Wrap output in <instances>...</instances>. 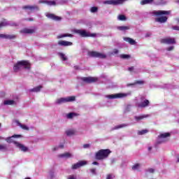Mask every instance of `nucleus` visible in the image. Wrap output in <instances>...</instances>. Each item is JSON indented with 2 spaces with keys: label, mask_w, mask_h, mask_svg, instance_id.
<instances>
[{
  "label": "nucleus",
  "mask_w": 179,
  "mask_h": 179,
  "mask_svg": "<svg viewBox=\"0 0 179 179\" xmlns=\"http://www.w3.org/2000/svg\"><path fill=\"white\" fill-rule=\"evenodd\" d=\"M20 136V135H14V136H12L11 137L7 138L6 141L8 143H14V145H15V146L18 148L20 150H22V152H27V150H29V148L13 140V138H19Z\"/></svg>",
  "instance_id": "obj_1"
},
{
  "label": "nucleus",
  "mask_w": 179,
  "mask_h": 179,
  "mask_svg": "<svg viewBox=\"0 0 179 179\" xmlns=\"http://www.w3.org/2000/svg\"><path fill=\"white\" fill-rule=\"evenodd\" d=\"M22 69H30V63L26 60L19 61L13 66L14 72H19Z\"/></svg>",
  "instance_id": "obj_2"
},
{
  "label": "nucleus",
  "mask_w": 179,
  "mask_h": 179,
  "mask_svg": "<svg viewBox=\"0 0 179 179\" xmlns=\"http://www.w3.org/2000/svg\"><path fill=\"white\" fill-rule=\"evenodd\" d=\"M110 153H111V151L109 149H101L99 150L98 152L95 154V159L96 160H104L110 156Z\"/></svg>",
  "instance_id": "obj_3"
},
{
  "label": "nucleus",
  "mask_w": 179,
  "mask_h": 179,
  "mask_svg": "<svg viewBox=\"0 0 179 179\" xmlns=\"http://www.w3.org/2000/svg\"><path fill=\"white\" fill-rule=\"evenodd\" d=\"M132 94V92L131 91H129L127 93H118L115 94H110V95H106L105 97L106 99H125V97H128Z\"/></svg>",
  "instance_id": "obj_4"
},
{
  "label": "nucleus",
  "mask_w": 179,
  "mask_h": 179,
  "mask_svg": "<svg viewBox=\"0 0 179 179\" xmlns=\"http://www.w3.org/2000/svg\"><path fill=\"white\" fill-rule=\"evenodd\" d=\"M155 3V5H165L166 3L164 0H142L141 5H148L149 3Z\"/></svg>",
  "instance_id": "obj_5"
},
{
  "label": "nucleus",
  "mask_w": 179,
  "mask_h": 179,
  "mask_svg": "<svg viewBox=\"0 0 179 179\" xmlns=\"http://www.w3.org/2000/svg\"><path fill=\"white\" fill-rule=\"evenodd\" d=\"M71 101H75V96H67L65 98H59L57 99L55 104H64V103H69Z\"/></svg>",
  "instance_id": "obj_6"
},
{
  "label": "nucleus",
  "mask_w": 179,
  "mask_h": 179,
  "mask_svg": "<svg viewBox=\"0 0 179 179\" xmlns=\"http://www.w3.org/2000/svg\"><path fill=\"white\" fill-rule=\"evenodd\" d=\"M88 55L89 57H92L93 58H101V59L107 58V55H106L105 54L98 52L96 51L88 52Z\"/></svg>",
  "instance_id": "obj_7"
},
{
  "label": "nucleus",
  "mask_w": 179,
  "mask_h": 179,
  "mask_svg": "<svg viewBox=\"0 0 179 179\" xmlns=\"http://www.w3.org/2000/svg\"><path fill=\"white\" fill-rule=\"evenodd\" d=\"M74 33H76L77 34H80L81 37H94V34H90V32H87L85 30L82 29H74Z\"/></svg>",
  "instance_id": "obj_8"
},
{
  "label": "nucleus",
  "mask_w": 179,
  "mask_h": 179,
  "mask_svg": "<svg viewBox=\"0 0 179 179\" xmlns=\"http://www.w3.org/2000/svg\"><path fill=\"white\" fill-rule=\"evenodd\" d=\"M169 136H170V133L161 134L159 136H158L157 143H163V142H166V138H169Z\"/></svg>",
  "instance_id": "obj_9"
},
{
  "label": "nucleus",
  "mask_w": 179,
  "mask_h": 179,
  "mask_svg": "<svg viewBox=\"0 0 179 179\" xmlns=\"http://www.w3.org/2000/svg\"><path fill=\"white\" fill-rule=\"evenodd\" d=\"M86 164H87L86 161H80L76 164H74L71 169L72 170H78V169H80V167H83V166H86Z\"/></svg>",
  "instance_id": "obj_10"
},
{
  "label": "nucleus",
  "mask_w": 179,
  "mask_h": 179,
  "mask_svg": "<svg viewBox=\"0 0 179 179\" xmlns=\"http://www.w3.org/2000/svg\"><path fill=\"white\" fill-rule=\"evenodd\" d=\"M122 0H107V1H104L103 2V3L104 5H121V2Z\"/></svg>",
  "instance_id": "obj_11"
},
{
  "label": "nucleus",
  "mask_w": 179,
  "mask_h": 179,
  "mask_svg": "<svg viewBox=\"0 0 179 179\" xmlns=\"http://www.w3.org/2000/svg\"><path fill=\"white\" fill-rule=\"evenodd\" d=\"M81 80L86 83H94V82H97L98 78L96 77H84L81 78Z\"/></svg>",
  "instance_id": "obj_12"
},
{
  "label": "nucleus",
  "mask_w": 179,
  "mask_h": 179,
  "mask_svg": "<svg viewBox=\"0 0 179 179\" xmlns=\"http://www.w3.org/2000/svg\"><path fill=\"white\" fill-rule=\"evenodd\" d=\"M162 44H176V39L174 38H165L161 39Z\"/></svg>",
  "instance_id": "obj_13"
},
{
  "label": "nucleus",
  "mask_w": 179,
  "mask_h": 179,
  "mask_svg": "<svg viewBox=\"0 0 179 179\" xmlns=\"http://www.w3.org/2000/svg\"><path fill=\"white\" fill-rule=\"evenodd\" d=\"M136 106L140 108H145V107H148V106H149V100L145 99L143 101V97H141V102L136 103Z\"/></svg>",
  "instance_id": "obj_14"
},
{
  "label": "nucleus",
  "mask_w": 179,
  "mask_h": 179,
  "mask_svg": "<svg viewBox=\"0 0 179 179\" xmlns=\"http://www.w3.org/2000/svg\"><path fill=\"white\" fill-rule=\"evenodd\" d=\"M171 13V10H154L152 11V15L155 16H161L162 15H170Z\"/></svg>",
  "instance_id": "obj_15"
},
{
  "label": "nucleus",
  "mask_w": 179,
  "mask_h": 179,
  "mask_svg": "<svg viewBox=\"0 0 179 179\" xmlns=\"http://www.w3.org/2000/svg\"><path fill=\"white\" fill-rule=\"evenodd\" d=\"M38 3H45L48 6H55L57 3L55 1L39 0Z\"/></svg>",
  "instance_id": "obj_16"
},
{
  "label": "nucleus",
  "mask_w": 179,
  "mask_h": 179,
  "mask_svg": "<svg viewBox=\"0 0 179 179\" xmlns=\"http://www.w3.org/2000/svg\"><path fill=\"white\" fill-rule=\"evenodd\" d=\"M0 38H4L6 40H13L16 38V36L10 34H0Z\"/></svg>",
  "instance_id": "obj_17"
},
{
  "label": "nucleus",
  "mask_w": 179,
  "mask_h": 179,
  "mask_svg": "<svg viewBox=\"0 0 179 179\" xmlns=\"http://www.w3.org/2000/svg\"><path fill=\"white\" fill-rule=\"evenodd\" d=\"M45 16L48 17V19H52V20H61V17H58L52 13H47Z\"/></svg>",
  "instance_id": "obj_18"
},
{
  "label": "nucleus",
  "mask_w": 179,
  "mask_h": 179,
  "mask_svg": "<svg viewBox=\"0 0 179 179\" xmlns=\"http://www.w3.org/2000/svg\"><path fill=\"white\" fill-rule=\"evenodd\" d=\"M21 34H33L34 29L25 28L20 31Z\"/></svg>",
  "instance_id": "obj_19"
},
{
  "label": "nucleus",
  "mask_w": 179,
  "mask_h": 179,
  "mask_svg": "<svg viewBox=\"0 0 179 179\" xmlns=\"http://www.w3.org/2000/svg\"><path fill=\"white\" fill-rule=\"evenodd\" d=\"M23 9H27L28 10H30L31 12H33V10H38V6H25L22 7Z\"/></svg>",
  "instance_id": "obj_20"
},
{
  "label": "nucleus",
  "mask_w": 179,
  "mask_h": 179,
  "mask_svg": "<svg viewBox=\"0 0 179 179\" xmlns=\"http://www.w3.org/2000/svg\"><path fill=\"white\" fill-rule=\"evenodd\" d=\"M59 45H62L63 47H68L69 45H72V42L66 41H60L57 43Z\"/></svg>",
  "instance_id": "obj_21"
},
{
  "label": "nucleus",
  "mask_w": 179,
  "mask_h": 179,
  "mask_svg": "<svg viewBox=\"0 0 179 179\" xmlns=\"http://www.w3.org/2000/svg\"><path fill=\"white\" fill-rule=\"evenodd\" d=\"M148 117H150L149 115H141L138 116H134V120L137 121V122H139V121H141V120H143L144 118H148Z\"/></svg>",
  "instance_id": "obj_22"
},
{
  "label": "nucleus",
  "mask_w": 179,
  "mask_h": 179,
  "mask_svg": "<svg viewBox=\"0 0 179 179\" xmlns=\"http://www.w3.org/2000/svg\"><path fill=\"white\" fill-rule=\"evenodd\" d=\"M129 124H117L112 129V131H114L115 129H121V128H126V127H129Z\"/></svg>",
  "instance_id": "obj_23"
},
{
  "label": "nucleus",
  "mask_w": 179,
  "mask_h": 179,
  "mask_svg": "<svg viewBox=\"0 0 179 179\" xmlns=\"http://www.w3.org/2000/svg\"><path fill=\"white\" fill-rule=\"evenodd\" d=\"M155 22L158 23H166L167 22V17L162 16L155 19Z\"/></svg>",
  "instance_id": "obj_24"
},
{
  "label": "nucleus",
  "mask_w": 179,
  "mask_h": 179,
  "mask_svg": "<svg viewBox=\"0 0 179 179\" xmlns=\"http://www.w3.org/2000/svg\"><path fill=\"white\" fill-rule=\"evenodd\" d=\"M15 124H17L18 127H20L22 129H24L25 131H29V127L26 126V124H22V123H20V122H19V120H15Z\"/></svg>",
  "instance_id": "obj_25"
},
{
  "label": "nucleus",
  "mask_w": 179,
  "mask_h": 179,
  "mask_svg": "<svg viewBox=\"0 0 179 179\" xmlns=\"http://www.w3.org/2000/svg\"><path fill=\"white\" fill-rule=\"evenodd\" d=\"M79 115L76 113H67L66 115V117L67 118V120H72V118H74V117H78Z\"/></svg>",
  "instance_id": "obj_26"
},
{
  "label": "nucleus",
  "mask_w": 179,
  "mask_h": 179,
  "mask_svg": "<svg viewBox=\"0 0 179 179\" xmlns=\"http://www.w3.org/2000/svg\"><path fill=\"white\" fill-rule=\"evenodd\" d=\"M59 157H62L64 159H70L71 157H73V155L69 152H65L64 154H61L59 155Z\"/></svg>",
  "instance_id": "obj_27"
},
{
  "label": "nucleus",
  "mask_w": 179,
  "mask_h": 179,
  "mask_svg": "<svg viewBox=\"0 0 179 179\" xmlns=\"http://www.w3.org/2000/svg\"><path fill=\"white\" fill-rule=\"evenodd\" d=\"M123 40L124 41H127V43H130L131 45H135L136 44V42L135 41V40H134L131 38L124 37V38H123Z\"/></svg>",
  "instance_id": "obj_28"
},
{
  "label": "nucleus",
  "mask_w": 179,
  "mask_h": 179,
  "mask_svg": "<svg viewBox=\"0 0 179 179\" xmlns=\"http://www.w3.org/2000/svg\"><path fill=\"white\" fill-rule=\"evenodd\" d=\"M4 106H13L16 104V101L13 100H6L3 101Z\"/></svg>",
  "instance_id": "obj_29"
},
{
  "label": "nucleus",
  "mask_w": 179,
  "mask_h": 179,
  "mask_svg": "<svg viewBox=\"0 0 179 179\" xmlns=\"http://www.w3.org/2000/svg\"><path fill=\"white\" fill-rule=\"evenodd\" d=\"M76 134V131L74 129H69L66 131V134L67 136H72V135H75Z\"/></svg>",
  "instance_id": "obj_30"
},
{
  "label": "nucleus",
  "mask_w": 179,
  "mask_h": 179,
  "mask_svg": "<svg viewBox=\"0 0 179 179\" xmlns=\"http://www.w3.org/2000/svg\"><path fill=\"white\" fill-rule=\"evenodd\" d=\"M41 89H43V86L39 85V86L36 87L33 89H31L29 90V92H35L36 93H38V92H40L41 90Z\"/></svg>",
  "instance_id": "obj_31"
},
{
  "label": "nucleus",
  "mask_w": 179,
  "mask_h": 179,
  "mask_svg": "<svg viewBox=\"0 0 179 179\" xmlns=\"http://www.w3.org/2000/svg\"><path fill=\"white\" fill-rule=\"evenodd\" d=\"M64 37H73V35L71 34H63L59 35L57 36V38H64Z\"/></svg>",
  "instance_id": "obj_32"
},
{
  "label": "nucleus",
  "mask_w": 179,
  "mask_h": 179,
  "mask_svg": "<svg viewBox=\"0 0 179 179\" xmlns=\"http://www.w3.org/2000/svg\"><path fill=\"white\" fill-rule=\"evenodd\" d=\"M117 30H120L121 31H125L127 30H129V27H125V26L117 27Z\"/></svg>",
  "instance_id": "obj_33"
},
{
  "label": "nucleus",
  "mask_w": 179,
  "mask_h": 179,
  "mask_svg": "<svg viewBox=\"0 0 179 179\" xmlns=\"http://www.w3.org/2000/svg\"><path fill=\"white\" fill-rule=\"evenodd\" d=\"M59 57L61 58L62 61H66L68 59V57H66V55L64 53H58Z\"/></svg>",
  "instance_id": "obj_34"
},
{
  "label": "nucleus",
  "mask_w": 179,
  "mask_h": 179,
  "mask_svg": "<svg viewBox=\"0 0 179 179\" xmlns=\"http://www.w3.org/2000/svg\"><path fill=\"white\" fill-rule=\"evenodd\" d=\"M58 149H64V144H60L59 146H55L52 148L53 152H56Z\"/></svg>",
  "instance_id": "obj_35"
},
{
  "label": "nucleus",
  "mask_w": 179,
  "mask_h": 179,
  "mask_svg": "<svg viewBox=\"0 0 179 179\" xmlns=\"http://www.w3.org/2000/svg\"><path fill=\"white\" fill-rule=\"evenodd\" d=\"M117 19L118 20H122V21L127 20V17L124 15H118Z\"/></svg>",
  "instance_id": "obj_36"
},
{
  "label": "nucleus",
  "mask_w": 179,
  "mask_h": 179,
  "mask_svg": "<svg viewBox=\"0 0 179 179\" xmlns=\"http://www.w3.org/2000/svg\"><path fill=\"white\" fill-rule=\"evenodd\" d=\"M141 169L140 164H136L132 166V170H139Z\"/></svg>",
  "instance_id": "obj_37"
},
{
  "label": "nucleus",
  "mask_w": 179,
  "mask_h": 179,
  "mask_svg": "<svg viewBox=\"0 0 179 179\" xmlns=\"http://www.w3.org/2000/svg\"><path fill=\"white\" fill-rule=\"evenodd\" d=\"M9 23L8 22H2L0 23V29H2V27H5L6 26H8Z\"/></svg>",
  "instance_id": "obj_38"
},
{
  "label": "nucleus",
  "mask_w": 179,
  "mask_h": 179,
  "mask_svg": "<svg viewBox=\"0 0 179 179\" xmlns=\"http://www.w3.org/2000/svg\"><path fill=\"white\" fill-rule=\"evenodd\" d=\"M120 58L128 59V58H131V56L129 55H120Z\"/></svg>",
  "instance_id": "obj_39"
},
{
  "label": "nucleus",
  "mask_w": 179,
  "mask_h": 179,
  "mask_svg": "<svg viewBox=\"0 0 179 179\" xmlns=\"http://www.w3.org/2000/svg\"><path fill=\"white\" fill-rule=\"evenodd\" d=\"M97 10H99V8L97 7H92L90 9V12L92 13H96V12H97Z\"/></svg>",
  "instance_id": "obj_40"
},
{
  "label": "nucleus",
  "mask_w": 179,
  "mask_h": 179,
  "mask_svg": "<svg viewBox=\"0 0 179 179\" xmlns=\"http://www.w3.org/2000/svg\"><path fill=\"white\" fill-rule=\"evenodd\" d=\"M138 134V135H145V134H148V129H143V130L139 131Z\"/></svg>",
  "instance_id": "obj_41"
},
{
  "label": "nucleus",
  "mask_w": 179,
  "mask_h": 179,
  "mask_svg": "<svg viewBox=\"0 0 179 179\" xmlns=\"http://www.w3.org/2000/svg\"><path fill=\"white\" fill-rule=\"evenodd\" d=\"M0 150H8V148L6 147V145H0Z\"/></svg>",
  "instance_id": "obj_42"
},
{
  "label": "nucleus",
  "mask_w": 179,
  "mask_h": 179,
  "mask_svg": "<svg viewBox=\"0 0 179 179\" xmlns=\"http://www.w3.org/2000/svg\"><path fill=\"white\" fill-rule=\"evenodd\" d=\"M83 148L84 149H89V148H90V144H84V145H83Z\"/></svg>",
  "instance_id": "obj_43"
},
{
  "label": "nucleus",
  "mask_w": 179,
  "mask_h": 179,
  "mask_svg": "<svg viewBox=\"0 0 179 179\" xmlns=\"http://www.w3.org/2000/svg\"><path fill=\"white\" fill-rule=\"evenodd\" d=\"M114 176L113 174H109L107 176L106 179H113Z\"/></svg>",
  "instance_id": "obj_44"
},
{
  "label": "nucleus",
  "mask_w": 179,
  "mask_h": 179,
  "mask_svg": "<svg viewBox=\"0 0 179 179\" xmlns=\"http://www.w3.org/2000/svg\"><path fill=\"white\" fill-rule=\"evenodd\" d=\"M130 108H131V105L127 106L124 110V113H128V111H129Z\"/></svg>",
  "instance_id": "obj_45"
},
{
  "label": "nucleus",
  "mask_w": 179,
  "mask_h": 179,
  "mask_svg": "<svg viewBox=\"0 0 179 179\" xmlns=\"http://www.w3.org/2000/svg\"><path fill=\"white\" fill-rule=\"evenodd\" d=\"M90 171H91L92 174H93L94 176H96V174H97L96 173V169H91Z\"/></svg>",
  "instance_id": "obj_46"
},
{
  "label": "nucleus",
  "mask_w": 179,
  "mask_h": 179,
  "mask_svg": "<svg viewBox=\"0 0 179 179\" xmlns=\"http://www.w3.org/2000/svg\"><path fill=\"white\" fill-rule=\"evenodd\" d=\"M173 30H177L179 31V27L178 26H173L172 27Z\"/></svg>",
  "instance_id": "obj_47"
},
{
  "label": "nucleus",
  "mask_w": 179,
  "mask_h": 179,
  "mask_svg": "<svg viewBox=\"0 0 179 179\" xmlns=\"http://www.w3.org/2000/svg\"><path fill=\"white\" fill-rule=\"evenodd\" d=\"M134 69H135L134 67L131 66V67H129L128 71L129 72H134Z\"/></svg>",
  "instance_id": "obj_48"
},
{
  "label": "nucleus",
  "mask_w": 179,
  "mask_h": 179,
  "mask_svg": "<svg viewBox=\"0 0 179 179\" xmlns=\"http://www.w3.org/2000/svg\"><path fill=\"white\" fill-rule=\"evenodd\" d=\"M67 179H76V176L71 175V176H69Z\"/></svg>",
  "instance_id": "obj_49"
},
{
  "label": "nucleus",
  "mask_w": 179,
  "mask_h": 179,
  "mask_svg": "<svg viewBox=\"0 0 179 179\" xmlns=\"http://www.w3.org/2000/svg\"><path fill=\"white\" fill-rule=\"evenodd\" d=\"M167 51H173L174 50V46H171L169 48H167Z\"/></svg>",
  "instance_id": "obj_50"
},
{
  "label": "nucleus",
  "mask_w": 179,
  "mask_h": 179,
  "mask_svg": "<svg viewBox=\"0 0 179 179\" xmlns=\"http://www.w3.org/2000/svg\"><path fill=\"white\" fill-rule=\"evenodd\" d=\"M136 85H143V81L142 80H138L136 82Z\"/></svg>",
  "instance_id": "obj_51"
},
{
  "label": "nucleus",
  "mask_w": 179,
  "mask_h": 179,
  "mask_svg": "<svg viewBox=\"0 0 179 179\" xmlns=\"http://www.w3.org/2000/svg\"><path fill=\"white\" fill-rule=\"evenodd\" d=\"M119 51L118 49H115L113 50V52H112V54L115 55V54H118Z\"/></svg>",
  "instance_id": "obj_52"
},
{
  "label": "nucleus",
  "mask_w": 179,
  "mask_h": 179,
  "mask_svg": "<svg viewBox=\"0 0 179 179\" xmlns=\"http://www.w3.org/2000/svg\"><path fill=\"white\" fill-rule=\"evenodd\" d=\"M148 171L149 173H155V169L150 168V169H148Z\"/></svg>",
  "instance_id": "obj_53"
},
{
  "label": "nucleus",
  "mask_w": 179,
  "mask_h": 179,
  "mask_svg": "<svg viewBox=\"0 0 179 179\" xmlns=\"http://www.w3.org/2000/svg\"><path fill=\"white\" fill-rule=\"evenodd\" d=\"M92 164H93L94 166H99V162H92Z\"/></svg>",
  "instance_id": "obj_54"
},
{
  "label": "nucleus",
  "mask_w": 179,
  "mask_h": 179,
  "mask_svg": "<svg viewBox=\"0 0 179 179\" xmlns=\"http://www.w3.org/2000/svg\"><path fill=\"white\" fill-rule=\"evenodd\" d=\"M177 163H179V156L177 157Z\"/></svg>",
  "instance_id": "obj_55"
},
{
  "label": "nucleus",
  "mask_w": 179,
  "mask_h": 179,
  "mask_svg": "<svg viewBox=\"0 0 179 179\" xmlns=\"http://www.w3.org/2000/svg\"><path fill=\"white\" fill-rule=\"evenodd\" d=\"M127 86H134V84H128Z\"/></svg>",
  "instance_id": "obj_56"
},
{
  "label": "nucleus",
  "mask_w": 179,
  "mask_h": 179,
  "mask_svg": "<svg viewBox=\"0 0 179 179\" xmlns=\"http://www.w3.org/2000/svg\"><path fill=\"white\" fill-rule=\"evenodd\" d=\"M29 20L30 22H31V21H33V18H29Z\"/></svg>",
  "instance_id": "obj_57"
},
{
  "label": "nucleus",
  "mask_w": 179,
  "mask_h": 179,
  "mask_svg": "<svg viewBox=\"0 0 179 179\" xmlns=\"http://www.w3.org/2000/svg\"><path fill=\"white\" fill-rule=\"evenodd\" d=\"M148 150H152V147H149Z\"/></svg>",
  "instance_id": "obj_58"
},
{
  "label": "nucleus",
  "mask_w": 179,
  "mask_h": 179,
  "mask_svg": "<svg viewBox=\"0 0 179 179\" xmlns=\"http://www.w3.org/2000/svg\"><path fill=\"white\" fill-rule=\"evenodd\" d=\"M75 69H78V66H74Z\"/></svg>",
  "instance_id": "obj_59"
},
{
  "label": "nucleus",
  "mask_w": 179,
  "mask_h": 179,
  "mask_svg": "<svg viewBox=\"0 0 179 179\" xmlns=\"http://www.w3.org/2000/svg\"><path fill=\"white\" fill-rule=\"evenodd\" d=\"M177 3H179V0H177Z\"/></svg>",
  "instance_id": "obj_60"
},
{
  "label": "nucleus",
  "mask_w": 179,
  "mask_h": 179,
  "mask_svg": "<svg viewBox=\"0 0 179 179\" xmlns=\"http://www.w3.org/2000/svg\"><path fill=\"white\" fill-rule=\"evenodd\" d=\"M0 127H1V123H0Z\"/></svg>",
  "instance_id": "obj_61"
},
{
  "label": "nucleus",
  "mask_w": 179,
  "mask_h": 179,
  "mask_svg": "<svg viewBox=\"0 0 179 179\" xmlns=\"http://www.w3.org/2000/svg\"><path fill=\"white\" fill-rule=\"evenodd\" d=\"M178 22H179V20H178Z\"/></svg>",
  "instance_id": "obj_62"
}]
</instances>
